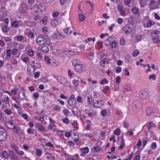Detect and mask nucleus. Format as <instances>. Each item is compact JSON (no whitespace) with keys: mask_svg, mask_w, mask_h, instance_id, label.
Listing matches in <instances>:
<instances>
[{"mask_svg":"<svg viewBox=\"0 0 160 160\" xmlns=\"http://www.w3.org/2000/svg\"><path fill=\"white\" fill-rule=\"evenodd\" d=\"M141 102L138 100L134 101L132 104V110L134 113H137L142 108Z\"/></svg>","mask_w":160,"mask_h":160,"instance_id":"nucleus-1","label":"nucleus"},{"mask_svg":"<svg viewBox=\"0 0 160 160\" xmlns=\"http://www.w3.org/2000/svg\"><path fill=\"white\" fill-rule=\"evenodd\" d=\"M48 36L46 34L43 36L39 37L37 39V42L38 45L41 46L44 44L47 41Z\"/></svg>","mask_w":160,"mask_h":160,"instance_id":"nucleus-2","label":"nucleus"},{"mask_svg":"<svg viewBox=\"0 0 160 160\" xmlns=\"http://www.w3.org/2000/svg\"><path fill=\"white\" fill-rule=\"evenodd\" d=\"M7 138V134L5 129L0 127V142L5 141Z\"/></svg>","mask_w":160,"mask_h":160,"instance_id":"nucleus-3","label":"nucleus"},{"mask_svg":"<svg viewBox=\"0 0 160 160\" xmlns=\"http://www.w3.org/2000/svg\"><path fill=\"white\" fill-rule=\"evenodd\" d=\"M148 91L147 89H142L140 92V97L143 100H146L149 97Z\"/></svg>","mask_w":160,"mask_h":160,"instance_id":"nucleus-4","label":"nucleus"},{"mask_svg":"<svg viewBox=\"0 0 160 160\" xmlns=\"http://www.w3.org/2000/svg\"><path fill=\"white\" fill-rule=\"evenodd\" d=\"M148 6L150 11L158 9V7H157L156 0H150Z\"/></svg>","mask_w":160,"mask_h":160,"instance_id":"nucleus-5","label":"nucleus"},{"mask_svg":"<svg viewBox=\"0 0 160 160\" xmlns=\"http://www.w3.org/2000/svg\"><path fill=\"white\" fill-rule=\"evenodd\" d=\"M74 69L76 72H80L85 70V67L82 64L74 65Z\"/></svg>","mask_w":160,"mask_h":160,"instance_id":"nucleus-6","label":"nucleus"},{"mask_svg":"<svg viewBox=\"0 0 160 160\" xmlns=\"http://www.w3.org/2000/svg\"><path fill=\"white\" fill-rule=\"evenodd\" d=\"M6 125L7 128L10 129L16 128V126L13 124V122L12 121L6 122Z\"/></svg>","mask_w":160,"mask_h":160,"instance_id":"nucleus-7","label":"nucleus"},{"mask_svg":"<svg viewBox=\"0 0 160 160\" xmlns=\"http://www.w3.org/2000/svg\"><path fill=\"white\" fill-rule=\"evenodd\" d=\"M155 110L151 107L147 108L146 109V113L147 115L150 116L153 115L155 112Z\"/></svg>","mask_w":160,"mask_h":160,"instance_id":"nucleus-8","label":"nucleus"},{"mask_svg":"<svg viewBox=\"0 0 160 160\" xmlns=\"http://www.w3.org/2000/svg\"><path fill=\"white\" fill-rule=\"evenodd\" d=\"M75 100V96L74 94H72L69 98L67 100L68 103L70 106H73L74 105L73 102Z\"/></svg>","mask_w":160,"mask_h":160,"instance_id":"nucleus-9","label":"nucleus"},{"mask_svg":"<svg viewBox=\"0 0 160 160\" xmlns=\"http://www.w3.org/2000/svg\"><path fill=\"white\" fill-rule=\"evenodd\" d=\"M53 77L55 78L58 82L62 84H63L65 81H66V79L63 77L55 76H53Z\"/></svg>","mask_w":160,"mask_h":160,"instance_id":"nucleus-10","label":"nucleus"},{"mask_svg":"<svg viewBox=\"0 0 160 160\" xmlns=\"http://www.w3.org/2000/svg\"><path fill=\"white\" fill-rule=\"evenodd\" d=\"M152 37V38L153 42L155 43H157L160 41L158 35L155 34V33L152 32L151 33Z\"/></svg>","mask_w":160,"mask_h":160,"instance_id":"nucleus-11","label":"nucleus"},{"mask_svg":"<svg viewBox=\"0 0 160 160\" xmlns=\"http://www.w3.org/2000/svg\"><path fill=\"white\" fill-rule=\"evenodd\" d=\"M37 7L39 11L42 12L45 11V7L42 3H40L37 4Z\"/></svg>","mask_w":160,"mask_h":160,"instance_id":"nucleus-12","label":"nucleus"},{"mask_svg":"<svg viewBox=\"0 0 160 160\" xmlns=\"http://www.w3.org/2000/svg\"><path fill=\"white\" fill-rule=\"evenodd\" d=\"M36 128L40 131L46 132L47 130H45L43 125L41 123H37L35 125Z\"/></svg>","mask_w":160,"mask_h":160,"instance_id":"nucleus-13","label":"nucleus"},{"mask_svg":"<svg viewBox=\"0 0 160 160\" xmlns=\"http://www.w3.org/2000/svg\"><path fill=\"white\" fill-rule=\"evenodd\" d=\"M87 98L88 103L90 105H94V102L93 98L92 96L90 95H88L87 97Z\"/></svg>","mask_w":160,"mask_h":160,"instance_id":"nucleus-14","label":"nucleus"},{"mask_svg":"<svg viewBox=\"0 0 160 160\" xmlns=\"http://www.w3.org/2000/svg\"><path fill=\"white\" fill-rule=\"evenodd\" d=\"M3 98V102L4 103H5L6 104H8L9 106L10 107V105L9 104V99L8 97H5L4 98ZM6 105H5V104H4L3 106L2 107V109H3L4 108V106H6Z\"/></svg>","mask_w":160,"mask_h":160,"instance_id":"nucleus-15","label":"nucleus"},{"mask_svg":"<svg viewBox=\"0 0 160 160\" xmlns=\"http://www.w3.org/2000/svg\"><path fill=\"white\" fill-rule=\"evenodd\" d=\"M9 154L11 158L13 160H18L17 156L15 154L14 152L13 151H10L9 152Z\"/></svg>","mask_w":160,"mask_h":160,"instance_id":"nucleus-16","label":"nucleus"},{"mask_svg":"<svg viewBox=\"0 0 160 160\" xmlns=\"http://www.w3.org/2000/svg\"><path fill=\"white\" fill-rule=\"evenodd\" d=\"M131 90V88L129 84L123 86V91L124 93H126L127 92Z\"/></svg>","mask_w":160,"mask_h":160,"instance_id":"nucleus-17","label":"nucleus"},{"mask_svg":"<svg viewBox=\"0 0 160 160\" xmlns=\"http://www.w3.org/2000/svg\"><path fill=\"white\" fill-rule=\"evenodd\" d=\"M104 104V101L102 100H99L97 101L94 102L93 106H95L96 107H100V105L102 106Z\"/></svg>","mask_w":160,"mask_h":160,"instance_id":"nucleus-18","label":"nucleus"},{"mask_svg":"<svg viewBox=\"0 0 160 160\" xmlns=\"http://www.w3.org/2000/svg\"><path fill=\"white\" fill-rule=\"evenodd\" d=\"M72 29L73 28L72 27L68 28H67L64 29V32L65 33L69 35L72 33Z\"/></svg>","mask_w":160,"mask_h":160,"instance_id":"nucleus-19","label":"nucleus"},{"mask_svg":"<svg viewBox=\"0 0 160 160\" xmlns=\"http://www.w3.org/2000/svg\"><path fill=\"white\" fill-rule=\"evenodd\" d=\"M20 22V21H14L12 22L11 25L12 27L16 28L20 26L19 22Z\"/></svg>","mask_w":160,"mask_h":160,"instance_id":"nucleus-20","label":"nucleus"},{"mask_svg":"<svg viewBox=\"0 0 160 160\" xmlns=\"http://www.w3.org/2000/svg\"><path fill=\"white\" fill-rule=\"evenodd\" d=\"M41 50L44 53L48 52L49 50V48L48 46L44 45L41 48Z\"/></svg>","mask_w":160,"mask_h":160,"instance_id":"nucleus-21","label":"nucleus"},{"mask_svg":"<svg viewBox=\"0 0 160 160\" xmlns=\"http://www.w3.org/2000/svg\"><path fill=\"white\" fill-rule=\"evenodd\" d=\"M140 7L141 8H144L147 4V2L146 0H138Z\"/></svg>","mask_w":160,"mask_h":160,"instance_id":"nucleus-22","label":"nucleus"},{"mask_svg":"<svg viewBox=\"0 0 160 160\" xmlns=\"http://www.w3.org/2000/svg\"><path fill=\"white\" fill-rule=\"evenodd\" d=\"M121 139L122 140L121 141V145L118 148L119 150H122L123 148L125 145L124 140L123 139V137H122Z\"/></svg>","mask_w":160,"mask_h":160,"instance_id":"nucleus-23","label":"nucleus"},{"mask_svg":"<svg viewBox=\"0 0 160 160\" xmlns=\"http://www.w3.org/2000/svg\"><path fill=\"white\" fill-rule=\"evenodd\" d=\"M113 37H109L107 39L104 41L105 43L107 44V45H109L112 42V39L113 38Z\"/></svg>","mask_w":160,"mask_h":160,"instance_id":"nucleus-24","label":"nucleus"},{"mask_svg":"<svg viewBox=\"0 0 160 160\" xmlns=\"http://www.w3.org/2000/svg\"><path fill=\"white\" fill-rule=\"evenodd\" d=\"M8 155L6 151H4L1 153V157L2 158L5 159L8 158Z\"/></svg>","mask_w":160,"mask_h":160,"instance_id":"nucleus-25","label":"nucleus"},{"mask_svg":"<svg viewBox=\"0 0 160 160\" xmlns=\"http://www.w3.org/2000/svg\"><path fill=\"white\" fill-rule=\"evenodd\" d=\"M81 151L84 154H86L89 151V148L88 147L82 148Z\"/></svg>","mask_w":160,"mask_h":160,"instance_id":"nucleus-26","label":"nucleus"},{"mask_svg":"<svg viewBox=\"0 0 160 160\" xmlns=\"http://www.w3.org/2000/svg\"><path fill=\"white\" fill-rule=\"evenodd\" d=\"M10 63L13 65H15L18 63L17 59L13 58H12L10 61Z\"/></svg>","mask_w":160,"mask_h":160,"instance_id":"nucleus-27","label":"nucleus"},{"mask_svg":"<svg viewBox=\"0 0 160 160\" xmlns=\"http://www.w3.org/2000/svg\"><path fill=\"white\" fill-rule=\"evenodd\" d=\"M28 9L26 5L24 4H22L21 5L20 8V10L22 11L23 12H25L27 11Z\"/></svg>","mask_w":160,"mask_h":160,"instance_id":"nucleus-28","label":"nucleus"},{"mask_svg":"<svg viewBox=\"0 0 160 160\" xmlns=\"http://www.w3.org/2000/svg\"><path fill=\"white\" fill-rule=\"evenodd\" d=\"M155 127V125L152 122L149 123L148 125L147 126L148 130H149L152 127Z\"/></svg>","mask_w":160,"mask_h":160,"instance_id":"nucleus-29","label":"nucleus"},{"mask_svg":"<svg viewBox=\"0 0 160 160\" xmlns=\"http://www.w3.org/2000/svg\"><path fill=\"white\" fill-rule=\"evenodd\" d=\"M47 18L48 17L47 16L44 17L41 20L40 22L43 24H46L48 21Z\"/></svg>","mask_w":160,"mask_h":160,"instance_id":"nucleus-30","label":"nucleus"},{"mask_svg":"<svg viewBox=\"0 0 160 160\" xmlns=\"http://www.w3.org/2000/svg\"><path fill=\"white\" fill-rule=\"evenodd\" d=\"M2 30L3 32L7 33L9 31V29L6 26L4 25L2 27Z\"/></svg>","mask_w":160,"mask_h":160,"instance_id":"nucleus-31","label":"nucleus"},{"mask_svg":"<svg viewBox=\"0 0 160 160\" xmlns=\"http://www.w3.org/2000/svg\"><path fill=\"white\" fill-rule=\"evenodd\" d=\"M154 24V22L151 20H148V22L147 23V27L150 28L151 27L152 25H153Z\"/></svg>","mask_w":160,"mask_h":160,"instance_id":"nucleus-32","label":"nucleus"},{"mask_svg":"<svg viewBox=\"0 0 160 160\" xmlns=\"http://www.w3.org/2000/svg\"><path fill=\"white\" fill-rule=\"evenodd\" d=\"M138 9L136 7H135L132 8V11L133 13L136 14L138 13Z\"/></svg>","mask_w":160,"mask_h":160,"instance_id":"nucleus-33","label":"nucleus"},{"mask_svg":"<svg viewBox=\"0 0 160 160\" xmlns=\"http://www.w3.org/2000/svg\"><path fill=\"white\" fill-rule=\"evenodd\" d=\"M15 38H16L18 41H21L23 39L24 37L22 35H19L15 36Z\"/></svg>","mask_w":160,"mask_h":160,"instance_id":"nucleus-34","label":"nucleus"},{"mask_svg":"<svg viewBox=\"0 0 160 160\" xmlns=\"http://www.w3.org/2000/svg\"><path fill=\"white\" fill-rule=\"evenodd\" d=\"M81 62L79 61V60H78L77 59H74L72 61V65L74 66V65H79L80 64Z\"/></svg>","mask_w":160,"mask_h":160,"instance_id":"nucleus-35","label":"nucleus"},{"mask_svg":"<svg viewBox=\"0 0 160 160\" xmlns=\"http://www.w3.org/2000/svg\"><path fill=\"white\" fill-rule=\"evenodd\" d=\"M28 36L31 39H33L34 38V34L32 32L30 31L28 33Z\"/></svg>","mask_w":160,"mask_h":160,"instance_id":"nucleus-36","label":"nucleus"},{"mask_svg":"<svg viewBox=\"0 0 160 160\" xmlns=\"http://www.w3.org/2000/svg\"><path fill=\"white\" fill-rule=\"evenodd\" d=\"M101 114L103 117L106 116L107 114V112L106 109H104L101 111Z\"/></svg>","mask_w":160,"mask_h":160,"instance_id":"nucleus-37","label":"nucleus"},{"mask_svg":"<svg viewBox=\"0 0 160 160\" xmlns=\"http://www.w3.org/2000/svg\"><path fill=\"white\" fill-rule=\"evenodd\" d=\"M85 18V17L84 16V15L83 14H79V19L80 22L83 21L84 20Z\"/></svg>","mask_w":160,"mask_h":160,"instance_id":"nucleus-38","label":"nucleus"},{"mask_svg":"<svg viewBox=\"0 0 160 160\" xmlns=\"http://www.w3.org/2000/svg\"><path fill=\"white\" fill-rule=\"evenodd\" d=\"M100 58L102 60L106 61L107 59V56L106 54L102 53L100 56Z\"/></svg>","mask_w":160,"mask_h":160,"instance_id":"nucleus-39","label":"nucleus"},{"mask_svg":"<svg viewBox=\"0 0 160 160\" xmlns=\"http://www.w3.org/2000/svg\"><path fill=\"white\" fill-rule=\"evenodd\" d=\"M2 39L3 40L6 42H10L12 41V39L9 37H2Z\"/></svg>","mask_w":160,"mask_h":160,"instance_id":"nucleus-40","label":"nucleus"},{"mask_svg":"<svg viewBox=\"0 0 160 160\" xmlns=\"http://www.w3.org/2000/svg\"><path fill=\"white\" fill-rule=\"evenodd\" d=\"M18 90V89L17 88H14V89H12L11 90V93H12V94L14 95H16Z\"/></svg>","mask_w":160,"mask_h":160,"instance_id":"nucleus-41","label":"nucleus"},{"mask_svg":"<svg viewBox=\"0 0 160 160\" xmlns=\"http://www.w3.org/2000/svg\"><path fill=\"white\" fill-rule=\"evenodd\" d=\"M74 74V73L70 69H69L68 71V77L71 78L72 76Z\"/></svg>","mask_w":160,"mask_h":160,"instance_id":"nucleus-42","label":"nucleus"},{"mask_svg":"<svg viewBox=\"0 0 160 160\" xmlns=\"http://www.w3.org/2000/svg\"><path fill=\"white\" fill-rule=\"evenodd\" d=\"M108 81L106 78H104L100 81V83L102 85H104L108 83Z\"/></svg>","mask_w":160,"mask_h":160,"instance_id":"nucleus-43","label":"nucleus"},{"mask_svg":"<svg viewBox=\"0 0 160 160\" xmlns=\"http://www.w3.org/2000/svg\"><path fill=\"white\" fill-rule=\"evenodd\" d=\"M44 60L48 64L51 63L50 59L48 57H44Z\"/></svg>","mask_w":160,"mask_h":160,"instance_id":"nucleus-44","label":"nucleus"},{"mask_svg":"<svg viewBox=\"0 0 160 160\" xmlns=\"http://www.w3.org/2000/svg\"><path fill=\"white\" fill-rule=\"evenodd\" d=\"M94 149L95 152H98L102 150V148L99 146H97L94 148Z\"/></svg>","mask_w":160,"mask_h":160,"instance_id":"nucleus-45","label":"nucleus"},{"mask_svg":"<svg viewBox=\"0 0 160 160\" xmlns=\"http://www.w3.org/2000/svg\"><path fill=\"white\" fill-rule=\"evenodd\" d=\"M139 53V51L138 50H135L133 52L132 56L134 57H136L138 55Z\"/></svg>","mask_w":160,"mask_h":160,"instance_id":"nucleus-46","label":"nucleus"},{"mask_svg":"<svg viewBox=\"0 0 160 160\" xmlns=\"http://www.w3.org/2000/svg\"><path fill=\"white\" fill-rule=\"evenodd\" d=\"M62 121L63 123H65L67 124H68L69 123V119L67 117H66L65 118L62 119Z\"/></svg>","mask_w":160,"mask_h":160,"instance_id":"nucleus-47","label":"nucleus"},{"mask_svg":"<svg viewBox=\"0 0 160 160\" xmlns=\"http://www.w3.org/2000/svg\"><path fill=\"white\" fill-rule=\"evenodd\" d=\"M121 132L119 128H118L114 132V133L117 135H119Z\"/></svg>","mask_w":160,"mask_h":160,"instance_id":"nucleus-48","label":"nucleus"},{"mask_svg":"<svg viewBox=\"0 0 160 160\" xmlns=\"http://www.w3.org/2000/svg\"><path fill=\"white\" fill-rule=\"evenodd\" d=\"M122 71V68L120 67H116L115 68V72L117 73L120 72Z\"/></svg>","mask_w":160,"mask_h":160,"instance_id":"nucleus-49","label":"nucleus"},{"mask_svg":"<svg viewBox=\"0 0 160 160\" xmlns=\"http://www.w3.org/2000/svg\"><path fill=\"white\" fill-rule=\"evenodd\" d=\"M135 156L133 160H140V155L139 154H137L135 153Z\"/></svg>","mask_w":160,"mask_h":160,"instance_id":"nucleus-50","label":"nucleus"},{"mask_svg":"<svg viewBox=\"0 0 160 160\" xmlns=\"http://www.w3.org/2000/svg\"><path fill=\"white\" fill-rule=\"evenodd\" d=\"M28 54L29 56L31 57L34 54L33 51L32 50V49H29L28 51Z\"/></svg>","mask_w":160,"mask_h":160,"instance_id":"nucleus-51","label":"nucleus"},{"mask_svg":"<svg viewBox=\"0 0 160 160\" xmlns=\"http://www.w3.org/2000/svg\"><path fill=\"white\" fill-rule=\"evenodd\" d=\"M157 148L156 143L154 142H152L151 144V148L153 150Z\"/></svg>","mask_w":160,"mask_h":160,"instance_id":"nucleus-52","label":"nucleus"},{"mask_svg":"<svg viewBox=\"0 0 160 160\" xmlns=\"http://www.w3.org/2000/svg\"><path fill=\"white\" fill-rule=\"evenodd\" d=\"M133 155V153L132 152L130 154L129 156L127 158L124 159V160H130L132 158V156Z\"/></svg>","mask_w":160,"mask_h":160,"instance_id":"nucleus-53","label":"nucleus"},{"mask_svg":"<svg viewBox=\"0 0 160 160\" xmlns=\"http://www.w3.org/2000/svg\"><path fill=\"white\" fill-rule=\"evenodd\" d=\"M64 86L66 87H69L70 85V83L66 79V81L64 82L63 84Z\"/></svg>","mask_w":160,"mask_h":160,"instance_id":"nucleus-54","label":"nucleus"},{"mask_svg":"<svg viewBox=\"0 0 160 160\" xmlns=\"http://www.w3.org/2000/svg\"><path fill=\"white\" fill-rule=\"evenodd\" d=\"M27 132L28 134H31L32 135L34 133V130L31 128H28L27 130Z\"/></svg>","mask_w":160,"mask_h":160,"instance_id":"nucleus-55","label":"nucleus"},{"mask_svg":"<svg viewBox=\"0 0 160 160\" xmlns=\"http://www.w3.org/2000/svg\"><path fill=\"white\" fill-rule=\"evenodd\" d=\"M42 151L41 150L38 149L36 150V154L38 156H41L42 154Z\"/></svg>","mask_w":160,"mask_h":160,"instance_id":"nucleus-56","label":"nucleus"},{"mask_svg":"<svg viewBox=\"0 0 160 160\" xmlns=\"http://www.w3.org/2000/svg\"><path fill=\"white\" fill-rule=\"evenodd\" d=\"M4 113L7 115H10L11 113V110L7 109L4 111Z\"/></svg>","mask_w":160,"mask_h":160,"instance_id":"nucleus-57","label":"nucleus"},{"mask_svg":"<svg viewBox=\"0 0 160 160\" xmlns=\"http://www.w3.org/2000/svg\"><path fill=\"white\" fill-rule=\"evenodd\" d=\"M12 148L15 151L16 153H18V147L15 144L12 145Z\"/></svg>","mask_w":160,"mask_h":160,"instance_id":"nucleus-58","label":"nucleus"},{"mask_svg":"<svg viewBox=\"0 0 160 160\" xmlns=\"http://www.w3.org/2000/svg\"><path fill=\"white\" fill-rule=\"evenodd\" d=\"M54 109L57 111L60 112V108L58 107V105H56L53 108Z\"/></svg>","mask_w":160,"mask_h":160,"instance_id":"nucleus-59","label":"nucleus"},{"mask_svg":"<svg viewBox=\"0 0 160 160\" xmlns=\"http://www.w3.org/2000/svg\"><path fill=\"white\" fill-rule=\"evenodd\" d=\"M156 76L155 74H152L150 75L149 77V79H152L153 80H155L156 78Z\"/></svg>","mask_w":160,"mask_h":160,"instance_id":"nucleus-60","label":"nucleus"},{"mask_svg":"<svg viewBox=\"0 0 160 160\" xmlns=\"http://www.w3.org/2000/svg\"><path fill=\"white\" fill-rule=\"evenodd\" d=\"M11 49H8L7 50L6 52L7 57H10L11 56Z\"/></svg>","mask_w":160,"mask_h":160,"instance_id":"nucleus-61","label":"nucleus"},{"mask_svg":"<svg viewBox=\"0 0 160 160\" xmlns=\"http://www.w3.org/2000/svg\"><path fill=\"white\" fill-rule=\"evenodd\" d=\"M63 112L64 113L65 116H67L68 113L69 112V111L67 109H64L63 110Z\"/></svg>","mask_w":160,"mask_h":160,"instance_id":"nucleus-62","label":"nucleus"},{"mask_svg":"<svg viewBox=\"0 0 160 160\" xmlns=\"http://www.w3.org/2000/svg\"><path fill=\"white\" fill-rule=\"evenodd\" d=\"M73 83L74 85L75 86L77 87L78 86V81L76 79H74L73 81Z\"/></svg>","mask_w":160,"mask_h":160,"instance_id":"nucleus-63","label":"nucleus"},{"mask_svg":"<svg viewBox=\"0 0 160 160\" xmlns=\"http://www.w3.org/2000/svg\"><path fill=\"white\" fill-rule=\"evenodd\" d=\"M18 50L16 48L13 49L12 51L11 52V53L13 55H15L17 53V51Z\"/></svg>","mask_w":160,"mask_h":160,"instance_id":"nucleus-64","label":"nucleus"}]
</instances>
